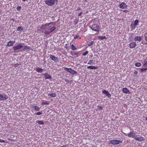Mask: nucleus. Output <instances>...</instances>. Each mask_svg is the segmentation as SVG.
I'll list each match as a JSON object with an SVG mask.
<instances>
[{"instance_id":"47","label":"nucleus","mask_w":147,"mask_h":147,"mask_svg":"<svg viewBox=\"0 0 147 147\" xmlns=\"http://www.w3.org/2000/svg\"><path fill=\"white\" fill-rule=\"evenodd\" d=\"M65 82H69V81L68 80H67V79H65Z\"/></svg>"},{"instance_id":"38","label":"nucleus","mask_w":147,"mask_h":147,"mask_svg":"<svg viewBox=\"0 0 147 147\" xmlns=\"http://www.w3.org/2000/svg\"><path fill=\"white\" fill-rule=\"evenodd\" d=\"M22 29L21 26H19L17 28V30L19 31H21Z\"/></svg>"},{"instance_id":"40","label":"nucleus","mask_w":147,"mask_h":147,"mask_svg":"<svg viewBox=\"0 0 147 147\" xmlns=\"http://www.w3.org/2000/svg\"><path fill=\"white\" fill-rule=\"evenodd\" d=\"M42 114V112H38L36 113L35 114L37 115H41Z\"/></svg>"},{"instance_id":"51","label":"nucleus","mask_w":147,"mask_h":147,"mask_svg":"<svg viewBox=\"0 0 147 147\" xmlns=\"http://www.w3.org/2000/svg\"><path fill=\"white\" fill-rule=\"evenodd\" d=\"M145 120L146 121H147V117H146Z\"/></svg>"},{"instance_id":"31","label":"nucleus","mask_w":147,"mask_h":147,"mask_svg":"<svg viewBox=\"0 0 147 147\" xmlns=\"http://www.w3.org/2000/svg\"><path fill=\"white\" fill-rule=\"evenodd\" d=\"M93 60L92 59L90 60L89 61L88 63V64L91 65L93 63Z\"/></svg>"},{"instance_id":"15","label":"nucleus","mask_w":147,"mask_h":147,"mask_svg":"<svg viewBox=\"0 0 147 147\" xmlns=\"http://www.w3.org/2000/svg\"><path fill=\"white\" fill-rule=\"evenodd\" d=\"M50 57L52 60L54 61H57L58 60V58L55 57L54 55H50Z\"/></svg>"},{"instance_id":"36","label":"nucleus","mask_w":147,"mask_h":147,"mask_svg":"<svg viewBox=\"0 0 147 147\" xmlns=\"http://www.w3.org/2000/svg\"><path fill=\"white\" fill-rule=\"evenodd\" d=\"M49 104V101H46L45 102H42V105H48Z\"/></svg>"},{"instance_id":"16","label":"nucleus","mask_w":147,"mask_h":147,"mask_svg":"<svg viewBox=\"0 0 147 147\" xmlns=\"http://www.w3.org/2000/svg\"><path fill=\"white\" fill-rule=\"evenodd\" d=\"M134 39L135 41H136L137 40L140 41L142 40V38L141 36H137L134 37Z\"/></svg>"},{"instance_id":"49","label":"nucleus","mask_w":147,"mask_h":147,"mask_svg":"<svg viewBox=\"0 0 147 147\" xmlns=\"http://www.w3.org/2000/svg\"><path fill=\"white\" fill-rule=\"evenodd\" d=\"M67 146V145H65L63 146H61L60 147H66Z\"/></svg>"},{"instance_id":"8","label":"nucleus","mask_w":147,"mask_h":147,"mask_svg":"<svg viewBox=\"0 0 147 147\" xmlns=\"http://www.w3.org/2000/svg\"><path fill=\"white\" fill-rule=\"evenodd\" d=\"M127 5H126V3L123 2H122L119 5V7L121 9H125L127 8Z\"/></svg>"},{"instance_id":"4","label":"nucleus","mask_w":147,"mask_h":147,"mask_svg":"<svg viewBox=\"0 0 147 147\" xmlns=\"http://www.w3.org/2000/svg\"><path fill=\"white\" fill-rule=\"evenodd\" d=\"M122 143V142L118 140H112L110 141L109 144H110L115 145Z\"/></svg>"},{"instance_id":"10","label":"nucleus","mask_w":147,"mask_h":147,"mask_svg":"<svg viewBox=\"0 0 147 147\" xmlns=\"http://www.w3.org/2000/svg\"><path fill=\"white\" fill-rule=\"evenodd\" d=\"M137 46V44L135 42H132L130 43L129 45V47L130 49L135 48Z\"/></svg>"},{"instance_id":"42","label":"nucleus","mask_w":147,"mask_h":147,"mask_svg":"<svg viewBox=\"0 0 147 147\" xmlns=\"http://www.w3.org/2000/svg\"><path fill=\"white\" fill-rule=\"evenodd\" d=\"M21 9V7L20 6H18L17 7V9L19 11Z\"/></svg>"},{"instance_id":"34","label":"nucleus","mask_w":147,"mask_h":147,"mask_svg":"<svg viewBox=\"0 0 147 147\" xmlns=\"http://www.w3.org/2000/svg\"><path fill=\"white\" fill-rule=\"evenodd\" d=\"M69 46L67 44H66L65 46V48L66 49H68Z\"/></svg>"},{"instance_id":"3","label":"nucleus","mask_w":147,"mask_h":147,"mask_svg":"<svg viewBox=\"0 0 147 147\" xmlns=\"http://www.w3.org/2000/svg\"><path fill=\"white\" fill-rule=\"evenodd\" d=\"M55 0H45V2L46 5L51 6L55 4Z\"/></svg>"},{"instance_id":"43","label":"nucleus","mask_w":147,"mask_h":147,"mask_svg":"<svg viewBox=\"0 0 147 147\" xmlns=\"http://www.w3.org/2000/svg\"><path fill=\"white\" fill-rule=\"evenodd\" d=\"M97 107H98V109H100V110H102V107L100 106H97Z\"/></svg>"},{"instance_id":"19","label":"nucleus","mask_w":147,"mask_h":147,"mask_svg":"<svg viewBox=\"0 0 147 147\" xmlns=\"http://www.w3.org/2000/svg\"><path fill=\"white\" fill-rule=\"evenodd\" d=\"M48 96H50L51 98H55L56 97V94L55 93H49L48 94Z\"/></svg>"},{"instance_id":"9","label":"nucleus","mask_w":147,"mask_h":147,"mask_svg":"<svg viewBox=\"0 0 147 147\" xmlns=\"http://www.w3.org/2000/svg\"><path fill=\"white\" fill-rule=\"evenodd\" d=\"M134 134H135V133H134V131H131L127 135H126L125 136L129 138L131 137L134 138L136 136L134 135Z\"/></svg>"},{"instance_id":"21","label":"nucleus","mask_w":147,"mask_h":147,"mask_svg":"<svg viewBox=\"0 0 147 147\" xmlns=\"http://www.w3.org/2000/svg\"><path fill=\"white\" fill-rule=\"evenodd\" d=\"M36 123H38L39 125H43L44 122L43 121L37 120L36 121Z\"/></svg>"},{"instance_id":"28","label":"nucleus","mask_w":147,"mask_h":147,"mask_svg":"<svg viewBox=\"0 0 147 147\" xmlns=\"http://www.w3.org/2000/svg\"><path fill=\"white\" fill-rule=\"evenodd\" d=\"M138 22L139 21L138 20H136L135 21L134 24L135 26H136L138 25Z\"/></svg>"},{"instance_id":"53","label":"nucleus","mask_w":147,"mask_h":147,"mask_svg":"<svg viewBox=\"0 0 147 147\" xmlns=\"http://www.w3.org/2000/svg\"><path fill=\"white\" fill-rule=\"evenodd\" d=\"M80 8L78 9V10H80Z\"/></svg>"},{"instance_id":"33","label":"nucleus","mask_w":147,"mask_h":147,"mask_svg":"<svg viewBox=\"0 0 147 147\" xmlns=\"http://www.w3.org/2000/svg\"><path fill=\"white\" fill-rule=\"evenodd\" d=\"M144 36L145 40L147 41V33H146L144 34Z\"/></svg>"},{"instance_id":"35","label":"nucleus","mask_w":147,"mask_h":147,"mask_svg":"<svg viewBox=\"0 0 147 147\" xmlns=\"http://www.w3.org/2000/svg\"><path fill=\"white\" fill-rule=\"evenodd\" d=\"M88 51H86V52H84V53H83L82 55V56H85L88 53Z\"/></svg>"},{"instance_id":"5","label":"nucleus","mask_w":147,"mask_h":147,"mask_svg":"<svg viewBox=\"0 0 147 147\" xmlns=\"http://www.w3.org/2000/svg\"><path fill=\"white\" fill-rule=\"evenodd\" d=\"M64 69L65 70L70 73L71 74L73 75H74L77 73L76 71L72 69L71 68H69L65 67L64 68Z\"/></svg>"},{"instance_id":"48","label":"nucleus","mask_w":147,"mask_h":147,"mask_svg":"<svg viewBox=\"0 0 147 147\" xmlns=\"http://www.w3.org/2000/svg\"><path fill=\"white\" fill-rule=\"evenodd\" d=\"M138 71H135L134 72V74H138Z\"/></svg>"},{"instance_id":"22","label":"nucleus","mask_w":147,"mask_h":147,"mask_svg":"<svg viewBox=\"0 0 147 147\" xmlns=\"http://www.w3.org/2000/svg\"><path fill=\"white\" fill-rule=\"evenodd\" d=\"M71 49L73 51H74L77 49L76 47L73 44L71 45Z\"/></svg>"},{"instance_id":"29","label":"nucleus","mask_w":147,"mask_h":147,"mask_svg":"<svg viewBox=\"0 0 147 147\" xmlns=\"http://www.w3.org/2000/svg\"><path fill=\"white\" fill-rule=\"evenodd\" d=\"M30 49V47L27 46H26L24 47V50H29Z\"/></svg>"},{"instance_id":"30","label":"nucleus","mask_w":147,"mask_h":147,"mask_svg":"<svg viewBox=\"0 0 147 147\" xmlns=\"http://www.w3.org/2000/svg\"><path fill=\"white\" fill-rule=\"evenodd\" d=\"M79 53L78 52H74L73 53H71L72 55H78L79 54Z\"/></svg>"},{"instance_id":"1","label":"nucleus","mask_w":147,"mask_h":147,"mask_svg":"<svg viewBox=\"0 0 147 147\" xmlns=\"http://www.w3.org/2000/svg\"><path fill=\"white\" fill-rule=\"evenodd\" d=\"M55 24V23L53 22L46 23L42 24L40 27V29L43 30H47L44 33L46 35H49L56 29V26H54Z\"/></svg>"},{"instance_id":"12","label":"nucleus","mask_w":147,"mask_h":147,"mask_svg":"<svg viewBox=\"0 0 147 147\" xmlns=\"http://www.w3.org/2000/svg\"><path fill=\"white\" fill-rule=\"evenodd\" d=\"M123 92L127 94H130L131 92L127 88H123L122 89Z\"/></svg>"},{"instance_id":"39","label":"nucleus","mask_w":147,"mask_h":147,"mask_svg":"<svg viewBox=\"0 0 147 147\" xmlns=\"http://www.w3.org/2000/svg\"><path fill=\"white\" fill-rule=\"evenodd\" d=\"M106 96L108 97V98H110L111 97V94L108 92V93L106 94Z\"/></svg>"},{"instance_id":"32","label":"nucleus","mask_w":147,"mask_h":147,"mask_svg":"<svg viewBox=\"0 0 147 147\" xmlns=\"http://www.w3.org/2000/svg\"><path fill=\"white\" fill-rule=\"evenodd\" d=\"M131 28L133 29H134L136 28V26L134 25V24H131Z\"/></svg>"},{"instance_id":"41","label":"nucleus","mask_w":147,"mask_h":147,"mask_svg":"<svg viewBox=\"0 0 147 147\" xmlns=\"http://www.w3.org/2000/svg\"><path fill=\"white\" fill-rule=\"evenodd\" d=\"M108 91L104 90L102 91V93L106 94L107 93H108Z\"/></svg>"},{"instance_id":"13","label":"nucleus","mask_w":147,"mask_h":147,"mask_svg":"<svg viewBox=\"0 0 147 147\" xmlns=\"http://www.w3.org/2000/svg\"><path fill=\"white\" fill-rule=\"evenodd\" d=\"M43 74L45 76L46 79H50L52 78L51 76L49 74L47 73H45Z\"/></svg>"},{"instance_id":"46","label":"nucleus","mask_w":147,"mask_h":147,"mask_svg":"<svg viewBox=\"0 0 147 147\" xmlns=\"http://www.w3.org/2000/svg\"><path fill=\"white\" fill-rule=\"evenodd\" d=\"M82 12H80V13H79V14H78V16H80L82 14Z\"/></svg>"},{"instance_id":"52","label":"nucleus","mask_w":147,"mask_h":147,"mask_svg":"<svg viewBox=\"0 0 147 147\" xmlns=\"http://www.w3.org/2000/svg\"><path fill=\"white\" fill-rule=\"evenodd\" d=\"M22 0V1H26V0Z\"/></svg>"},{"instance_id":"6","label":"nucleus","mask_w":147,"mask_h":147,"mask_svg":"<svg viewBox=\"0 0 147 147\" xmlns=\"http://www.w3.org/2000/svg\"><path fill=\"white\" fill-rule=\"evenodd\" d=\"M24 44L23 43H21L20 44H19L16 46H14L13 47V49L14 51L20 50L24 46L22 45Z\"/></svg>"},{"instance_id":"14","label":"nucleus","mask_w":147,"mask_h":147,"mask_svg":"<svg viewBox=\"0 0 147 147\" xmlns=\"http://www.w3.org/2000/svg\"><path fill=\"white\" fill-rule=\"evenodd\" d=\"M15 42V41H12L11 40H10L8 42L7 44V45L6 46L10 47L12 46L13 45Z\"/></svg>"},{"instance_id":"25","label":"nucleus","mask_w":147,"mask_h":147,"mask_svg":"<svg viewBox=\"0 0 147 147\" xmlns=\"http://www.w3.org/2000/svg\"><path fill=\"white\" fill-rule=\"evenodd\" d=\"M34 109L36 111H39L40 109V108L36 106H34L33 107Z\"/></svg>"},{"instance_id":"11","label":"nucleus","mask_w":147,"mask_h":147,"mask_svg":"<svg viewBox=\"0 0 147 147\" xmlns=\"http://www.w3.org/2000/svg\"><path fill=\"white\" fill-rule=\"evenodd\" d=\"M8 98V97L5 95H3L2 94H0V100H5L7 99Z\"/></svg>"},{"instance_id":"2","label":"nucleus","mask_w":147,"mask_h":147,"mask_svg":"<svg viewBox=\"0 0 147 147\" xmlns=\"http://www.w3.org/2000/svg\"><path fill=\"white\" fill-rule=\"evenodd\" d=\"M90 27L93 30L97 32L99 31L100 28L99 26L97 24H93Z\"/></svg>"},{"instance_id":"37","label":"nucleus","mask_w":147,"mask_h":147,"mask_svg":"<svg viewBox=\"0 0 147 147\" xmlns=\"http://www.w3.org/2000/svg\"><path fill=\"white\" fill-rule=\"evenodd\" d=\"M143 66H144L145 67H147V61L144 63L143 65Z\"/></svg>"},{"instance_id":"50","label":"nucleus","mask_w":147,"mask_h":147,"mask_svg":"<svg viewBox=\"0 0 147 147\" xmlns=\"http://www.w3.org/2000/svg\"><path fill=\"white\" fill-rule=\"evenodd\" d=\"M74 22L76 24H77L78 23V21H77V22L74 21Z\"/></svg>"},{"instance_id":"20","label":"nucleus","mask_w":147,"mask_h":147,"mask_svg":"<svg viewBox=\"0 0 147 147\" xmlns=\"http://www.w3.org/2000/svg\"><path fill=\"white\" fill-rule=\"evenodd\" d=\"M98 39L100 40H102L104 39H107V38L105 36H99L98 37Z\"/></svg>"},{"instance_id":"45","label":"nucleus","mask_w":147,"mask_h":147,"mask_svg":"<svg viewBox=\"0 0 147 147\" xmlns=\"http://www.w3.org/2000/svg\"><path fill=\"white\" fill-rule=\"evenodd\" d=\"M0 142H5V141L4 140H1L0 139Z\"/></svg>"},{"instance_id":"7","label":"nucleus","mask_w":147,"mask_h":147,"mask_svg":"<svg viewBox=\"0 0 147 147\" xmlns=\"http://www.w3.org/2000/svg\"><path fill=\"white\" fill-rule=\"evenodd\" d=\"M134 139L137 141L139 142L143 141L145 139V138L141 136L137 137V136H135Z\"/></svg>"},{"instance_id":"27","label":"nucleus","mask_w":147,"mask_h":147,"mask_svg":"<svg viewBox=\"0 0 147 147\" xmlns=\"http://www.w3.org/2000/svg\"><path fill=\"white\" fill-rule=\"evenodd\" d=\"M94 41H92L91 42H90V43H89V44L88 45V47H90L93 44H94Z\"/></svg>"},{"instance_id":"23","label":"nucleus","mask_w":147,"mask_h":147,"mask_svg":"<svg viewBox=\"0 0 147 147\" xmlns=\"http://www.w3.org/2000/svg\"><path fill=\"white\" fill-rule=\"evenodd\" d=\"M135 65L137 67H140L141 65V64L140 63L137 62L135 63Z\"/></svg>"},{"instance_id":"44","label":"nucleus","mask_w":147,"mask_h":147,"mask_svg":"<svg viewBox=\"0 0 147 147\" xmlns=\"http://www.w3.org/2000/svg\"><path fill=\"white\" fill-rule=\"evenodd\" d=\"M122 11L123 12H128L129 11L127 10H123Z\"/></svg>"},{"instance_id":"17","label":"nucleus","mask_w":147,"mask_h":147,"mask_svg":"<svg viewBox=\"0 0 147 147\" xmlns=\"http://www.w3.org/2000/svg\"><path fill=\"white\" fill-rule=\"evenodd\" d=\"M87 68L91 69H97L98 68V67L94 66H89L87 67Z\"/></svg>"},{"instance_id":"18","label":"nucleus","mask_w":147,"mask_h":147,"mask_svg":"<svg viewBox=\"0 0 147 147\" xmlns=\"http://www.w3.org/2000/svg\"><path fill=\"white\" fill-rule=\"evenodd\" d=\"M36 70L38 72L41 73L43 71V69L41 68L38 67L36 68Z\"/></svg>"},{"instance_id":"26","label":"nucleus","mask_w":147,"mask_h":147,"mask_svg":"<svg viewBox=\"0 0 147 147\" xmlns=\"http://www.w3.org/2000/svg\"><path fill=\"white\" fill-rule=\"evenodd\" d=\"M74 38L75 39H77L78 38L81 39V37H80L79 35H78L74 36Z\"/></svg>"},{"instance_id":"24","label":"nucleus","mask_w":147,"mask_h":147,"mask_svg":"<svg viewBox=\"0 0 147 147\" xmlns=\"http://www.w3.org/2000/svg\"><path fill=\"white\" fill-rule=\"evenodd\" d=\"M146 70H147V67L146 68H142L140 69V71L141 72H142Z\"/></svg>"}]
</instances>
